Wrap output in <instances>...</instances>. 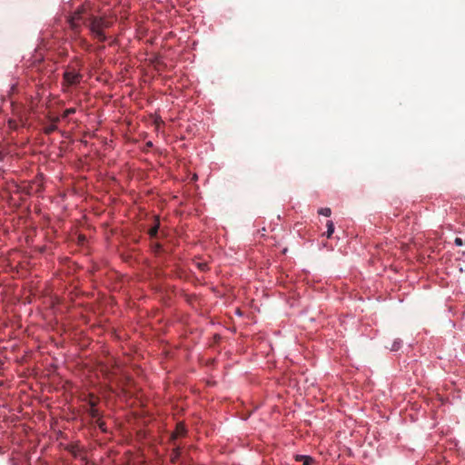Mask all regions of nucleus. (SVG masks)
<instances>
[{
    "instance_id": "obj_1",
    "label": "nucleus",
    "mask_w": 465,
    "mask_h": 465,
    "mask_svg": "<svg viewBox=\"0 0 465 465\" xmlns=\"http://www.w3.org/2000/svg\"><path fill=\"white\" fill-rule=\"evenodd\" d=\"M110 26L111 23L103 17H92L89 25L92 34L101 42H104L106 39L104 29Z\"/></svg>"
},
{
    "instance_id": "obj_14",
    "label": "nucleus",
    "mask_w": 465,
    "mask_h": 465,
    "mask_svg": "<svg viewBox=\"0 0 465 465\" xmlns=\"http://www.w3.org/2000/svg\"><path fill=\"white\" fill-rule=\"evenodd\" d=\"M178 455H179V452H178V450H176V451H175V453L173 454V458H172L173 461L175 459H177Z\"/></svg>"
},
{
    "instance_id": "obj_8",
    "label": "nucleus",
    "mask_w": 465,
    "mask_h": 465,
    "mask_svg": "<svg viewBox=\"0 0 465 465\" xmlns=\"http://www.w3.org/2000/svg\"><path fill=\"white\" fill-rule=\"evenodd\" d=\"M75 113V108H68L66 109L64 112V114H63V117L64 118H66L68 117L70 114H73Z\"/></svg>"
},
{
    "instance_id": "obj_12",
    "label": "nucleus",
    "mask_w": 465,
    "mask_h": 465,
    "mask_svg": "<svg viewBox=\"0 0 465 465\" xmlns=\"http://www.w3.org/2000/svg\"><path fill=\"white\" fill-rule=\"evenodd\" d=\"M454 243L457 245V246H462L463 245V241L462 239L457 237L455 238L454 240Z\"/></svg>"
},
{
    "instance_id": "obj_11",
    "label": "nucleus",
    "mask_w": 465,
    "mask_h": 465,
    "mask_svg": "<svg viewBox=\"0 0 465 465\" xmlns=\"http://www.w3.org/2000/svg\"><path fill=\"white\" fill-rule=\"evenodd\" d=\"M197 266L201 271H205L207 269V264L205 262H197Z\"/></svg>"
},
{
    "instance_id": "obj_2",
    "label": "nucleus",
    "mask_w": 465,
    "mask_h": 465,
    "mask_svg": "<svg viewBox=\"0 0 465 465\" xmlns=\"http://www.w3.org/2000/svg\"><path fill=\"white\" fill-rule=\"evenodd\" d=\"M84 7H79L72 15L68 18V23L72 30L78 32L83 24V15L84 13Z\"/></svg>"
},
{
    "instance_id": "obj_5",
    "label": "nucleus",
    "mask_w": 465,
    "mask_h": 465,
    "mask_svg": "<svg viewBox=\"0 0 465 465\" xmlns=\"http://www.w3.org/2000/svg\"><path fill=\"white\" fill-rule=\"evenodd\" d=\"M327 231L325 232L327 238H330L334 232V223L332 221L329 220L326 223Z\"/></svg>"
},
{
    "instance_id": "obj_3",
    "label": "nucleus",
    "mask_w": 465,
    "mask_h": 465,
    "mask_svg": "<svg viewBox=\"0 0 465 465\" xmlns=\"http://www.w3.org/2000/svg\"><path fill=\"white\" fill-rule=\"evenodd\" d=\"M64 80L70 84H75L79 83L81 74L75 71H66L64 74Z\"/></svg>"
},
{
    "instance_id": "obj_4",
    "label": "nucleus",
    "mask_w": 465,
    "mask_h": 465,
    "mask_svg": "<svg viewBox=\"0 0 465 465\" xmlns=\"http://www.w3.org/2000/svg\"><path fill=\"white\" fill-rule=\"evenodd\" d=\"M186 432L185 427L183 423H178L175 429V431L173 433L172 437L173 439L184 435Z\"/></svg>"
},
{
    "instance_id": "obj_6",
    "label": "nucleus",
    "mask_w": 465,
    "mask_h": 465,
    "mask_svg": "<svg viewBox=\"0 0 465 465\" xmlns=\"http://www.w3.org/2000/svg\"><path fill=\"white\" fill-rule=\"evenodd\" d=\"M318 213L320 215H323V216L329 217L331 214V210L330 208H328V207L321 208L318 211Z\"/></svg>"
},
{
    "instance_id": "obj_15",
    "label": "nucleus",
    "mask_w": 465,
    "mask_h": 465,
    "mask_svg": "<svg viewBox=\"0 0 465 465\" xmlns=\"http://www.w3.org/2000/svg\"><path fill=\"white\" fill-rule=\"evenodd\" d=\"M54 130V126H50V127H48V128L46 129V132H47V133H51V132H53Z\"/></svg>"
},
{
    "instance_id": "obj_13",
    "label": "nucleus",
    "mask_w": 465,
    "mask_h": 465,
    "mask_svg": "<svg viewBox=\"0 0 465 465\" xmlns=\"http://www.w3.org/2000/svg\"><path fill=\"white\" fill-rule=\"evenodd\" d=\"M307 457H308V456H306V455H296L295 460H296L297 461H301V460H305V458H307Z\"/></svg>"
},
{
    "instance_id": "obj_10",
    "label": "nucleus",
    "mask_w": 465,
    "mask_h": 465,
    "mask_svg": "<svg viewBox=\"0 0 465 465\" xmlns=\"http://www.w3.org/2000/svg\"><path fill=\"white\" fill-rule=\"evenodd\" d=\"M302 461H303L302 465H311L313 463V459L309 456V457L305 458V460Z\"/></svg>"
},
{
    "instance_id": "obj_9",
    "label": "nucleus",
    "mask_w": 465,
    "mask_h": 465,
    "mask_svg": "<svg viewBox=\"0 0 465 465\" xmlns=\"http://www.w3.org/2000/svg\"><path fill=\"white\" fill-rule=\"evenodd\" d=\"M158 228H159V224H156L154 225L153 227H152L149 231V234L153 237L157 234V232H158Z\"/></svg>"
},
{
    "instance_id": "obj_7",
    "label": "nucleus",
    "mask_w": 465,
    "mask_h": 465,
    "mask_svg": "<svg viewBox=\"0 0 465 465\" xmlns=\"http://www.w3.org/2000/svg\"><path fill=\"white\" fill-rule=\"evenodd\" d=\"M401 346V340H395L391 347V351H398Z\"/></svg>"
}]
</instances>
